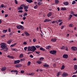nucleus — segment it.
Instances as JSON below:
<instances>
[{"mask_svg":"<svg viewBox=\"0 0 77 77\" xmlns=\"http://www.w3.org/2000/svg\"><path fill=\"white\" fill-rule=\"evenodd\" d=\"M8 32H11V29L10 28H9L8 29Z\"/></svg>","mask_w":77,"mask_h":77,"instance_id":"64","label":"nucleus"},{"mask_svg":"<svg viewBox=\"0 0 77 77\" xmlns=\"http://www.w3.org/2000/svg\"><path fill=\"white\" fill-rule=\"evenodd\" d=\"M0 45H1V48H3V49H4V48H5L6 47V46L5 44H4V43H2L0 44Z\"/></svg>","mask_w":77,"mask_h":77,"instance_id":"1","label":"nucleus"},{"mask_svg":"<svg viewBox=\"0 0 77 77\" xmlns=\"http://www.w3.org/2000/svg\"><path fill=\"white\" fill-rule=\"evenodd\" d=\"M20 72H21V73L23 74L24 73V70H21V71Z\"/></svg>","mask_w":77,"mask_h":77,"instance_id":"57","label":"nucleus"},{"mask_svg":"<svg viewBox=\"0 0 77 77\" xmlns=\"http://www.w3.org/2000/svg\"><path fill=\"white\" fill-rule=\"evenodd\" d=\"M51 48V46L50 45L46 47V49L47 50H49Z\"/></svg>","mask_w":77,"mask_h":77,"instance_id":"16","label":"nucleus"},{"mask_svg":"<svg viewBox=\"0 0 77 77\" xmlns=\"http://www.w3.org/2000/svg\"><path fill=\"white\" fill-rule=\"evenodd\" d=\"M65 66L64 65H63L62 67V68H61V70H62V69H64V68H65Z\"/></svg>","mask_w":77,"mask_h":77,"instance_id":"37","label":"nucleus"},{"mask_svg":"<svg viewBox=\"0 0 77 77\" xmlns=\"http://www.w3.org/2000/svg\"><path fill=\"white\" fill-rule=\"evenodd\" d=\"M63 4L66 6H67L69 5V3L68 2H63Z\"/></svg>","mask_w":77,"mask_h":77,"instance_id":"19","label":"nucleus"},{"mask_svg":"<svg viewBox=\"0 0 77 77\" xmlns=\"http://www.w3.org/2000/svg\"><path fill=\"white\" fill-rule=\"evenodd\" d=\"M64 48H65L64 46H63L61 48V50H62V49H64Z\"/></svg>","mask_w":77,"mask_h":77,"instance_id":"46","label":"nucleus"},{"mask_svg":"<svg viewBox=\"0 0 77 77\" xmlns=\"http://www.w3.org/2000/svg\"><path fill=\"white\" fill-rule=\"evenodd\" d=\"M55 4H56V5H57V4H58V3H59V0H55Z\"/></svg>","mask_w":77,"mask_h":77,"instance_id":"29","label":"nucleus"},{"mask_svg":"<svg viewBox=\"0 0 77 77\" xmlns=\"http://www.w3.org/2000/svg\"><path fill=\"white\" fill-rule=\"evenodd\" d=\"M63 28H64V26H62L61 27V29H63Z\"/></svg>","mask_w":77,"mask_h":77,"instance_id":"61","label":"nucleus"},{"mask_svg":"<svg viewBox=\"0 0 77 77\" xmlns=\"http://www.w3.org/2000/svg\"><path fill=\"white\" fill-rule=\"evenodd\" d=\"M33 41L34 42H36V39L35 38H34L33 39Z\"/></svg>","mask_w":77,"mask_h":77,"instance_id":"48","label":"nucleus"},{"mask_svg":"<svg viewBox=\"0 0 77 77\" xmlns=\"http://www.w3.org/2000/svg\"><path fill=\"white\" fill-rule=\"evenodd\" d=\"M8 47L6 46L5 48H4V51H6L7 52H8Z\"/></svg>","mask_w":77,"mask_h":77,"instance_id":"12","label":"nucleus"},{"mask_svg":"<svg viewBox=\"0 0 77 77\" xmlns=\"http://www.w3.org/2000/svg\"><path fill=\"white\" fill-rule=\"evenodd\" d=\"M73 25L71 23L69 25V27H73Z\"/></svg>","mask_w":77,"mask_h":77,"instance_id":"41","label":"nucleus"},{"mask_svg":"<svg viewBox=\"0 0 77 77\" xmlns=\"http://www.w3.org/2000/svg\"><path fill=\"white\" fill-rule=\"evenodd\" d=\"M26 1H27L28 2V3H32L33 2V1L32 0H26Z\"/></svg>","mask_w":77,"mask_h":77,"instance_id":"21","label":"nucleus"},{"mask_svg":"<svg viewBox=\"0 0 77 77\" xmlns=\"http://www.w3.org/2000/svg\"><path fill=\"white\" fill-rule=\"evenodd\" d=\"M72 77H77V75H74L73 76H72Z\"/></svg>","mask_w":77,"mask_h":77,"instance_id":"62","label":"nucleus"},{"mask_svg":"<svg viewBox=\"0 0 77 77\" xmlns=\"http://www.w3.org/2000/svg\"><path fill=\"white\" fill-rule=\"evenodd\" d=\"M52 14H53L52 13V12H50L48 14L47 16L48 17H51V16L52 15Z\"/></svg>","mask_w":77,"mask_h":77,"instance_id":"11","label":"nucleus"},{"mask_svg":"<svg viewBox=\"0 0 77 77\" xmlns=\"http://www.w3.org/2000/svg\"><path fill=\"white\" fill-rule=\"evenodd\" d=\"M45 65H43L44 67H45V68H48V67H49V65L46 64V63H45Z\"/></svg>","mask_w":77,"mask_h":77,"instance_id":"14","label":"nucleus"},{"mask_svg":"<svg viewBox=\"0 0 77 77\" xmlns=\"http://www.w3.org/2000/svg\"><path fill=\"white\" fill-rule=\"evenodd\" d=\"M72 17V15H70V16H69V18H70V19H71V18Z\"/></svg>","mask_w":77,"mask_h":77,"instance_id":"55","label":"nucleus"},{"mask_svg":"<svg viewBox=\"0 0 77 77\" xmlns=\"http://www.w3.org/2000/svg\"><path fill=\"white\" fill-rule=\"evenodd\" d=\"M27 50H28V51H32V46H29L28 47Z\"/></svg>","mask_w":77,"mask_h":77,"instance_id":"5","label":"nucleus"},{"mask_svg":"<svg viewBox=\"0 0 77 77\" xmlns=\"http://www.w3.org/2000/svg\"><path fill=\"white\" fill-rule=\"evenodd\" d=\"M44 59V58L43 57H41L40 59H39V60H43V59Z\"/></svg>","mask_w":77,"mask_h":77,"instance_id":"33","label":"nucleus"},{"mask_svg":"<svg viewBox=\"0 0 77 77\" xmlns=\"http://www.w3.org/2000/svg\"><path fill=\"white\" fill-rule=\"evenodd\" d=\"M75 3H76L75 1H73L72 2V5H74V4H75Z\"/></svg>","mask_w":77,"mask_h":77,"instance_id":"34","label":"nucleus"},{"mask_svg":"<svg viewBox=\"0 0 77 77\" xmlns=\"http://www.w3.org/2000/svg\"><path fill=\"white\" fill-rule=\"evenodd\" d=\"M20 29L23 30V29H24V26H22V25H21L20 26Z\"/></svg>","mask_w":77,"mask_h":77,"instance_id":"35","label":"nucleus"},{"mask_svg":"<svg viewBox=\"0 0 77 77\" xmlns=\"http://www.w3.org/2000/svg\"><path fill=\"white\" fill-rule=\"evenodd\" d=\"M21 25H18L17 26V29H20Z\"/></svg>","mask_w":77,"mask_h":77,"instance_id":"30","label":"nucleus"},{"mask_svg":"<svg viewBox=\"0 0 77 77\" xmlns=\"http://www.w3.org/2000/svg\"><path fill=\"white\" fill-rule=\"evenodd\" d=\"M56 23V21H54L51 22L52 24H54V23Z\"/></svg>","mask_w":77,"mask_h":77,"instance_id":"56","label":"nucleus"},{"mask_svg":"<svg viewBox=\"0 0 77 77\" xmlns=\"http://www.w3.org/2000/svg\"><path fill=\"white\" fill-rule=\"evenodd\" d=\"M71 49L73 51H76V50H77V48L75 46H72L71 47Z\"/></svg>","mask_w":77,"mask_h":77,"instance_id":"4","label":"nucleus"},{"mask_svg":"<svg viewBox=\"0 0 77 77\" xmlns=\"http://www.w3.org/2000/svg\"><path fill=\"white\" fill-rule=\"evenodd\" d=\"M18 72L17 70H14V72Z\"/></svg>","mask_w":77,"mask_h":77,"instance_id":"60","label":"nucleus"},{"mask_svg":"<svg viewBox=\"0 0 77 77\" xmlns=\"http://www.w3.org/2000/svg\"><path fill=\"white\" fill-rule=\"evenodd\" d=\"M51 41L52 42H56V41H57V39H56V38H52L51 40Z\"/></svg>","mask_w":77,"mask_h":77,"instance_id":"15","label":"nucleus"},{"mask_svg":"<svg viewBox=\"0 0 77 77\" xmlns=\"http://www.w3.org/2000/svg\"><path fill=\"white\" fill-rule=\"evenodd\" d=\"M24 6H23V7H24V9H28V8H29V7H27L26 6H25V5L24 4Z\"/></svg>","mask_w":77,"mask_h":77,"instance_id":"22","label":"nucleus"},{"mask_svg":"<svg viewBox=\"0 0 77 77\" xmlns=\"http://www.w3.org/2000/svg\"><path fill=\"white\" fill-rule=\"evenodd\" d=\"M38 7V5H36V6H34V9H36V8H37Z\"/></svg>","mask_w":77,"mask_h":77,"instance_id":"39","label":"nucleus"},{"mask_svg":"<svg viewBox=\"0 0 77 77\" xmlns=\"http://www.w3.org/2000/svg\"><path fill=\"white\" fill-rule=\"evenodd\" d=\"M22 66V65L21 64H17L15 66L16 68H20Z\"/></svg>","mask_w":77,"mask_h":77,"instance_id":"9","label":"nucleus"},{"mask_svg":"<svg viewBox=\"0 0 77 77\" xmlns=\"http://www.w3.org/2000/svg\"><path fill=\"white\" fill-rule=\"evenodd\" d=\"M18 12L19 13H23V10H19Z\"/></svg>","mask_w":77,"mask_h":77,"instance_id":"40","label":"nucleus"},{"mask_svg":"<svg viewBox=\"0 0 77 77\" xmlns=\"http://www.w3.org/2000/svg\"><path fill=\"white\" fill-rule=\"evenodd\" d=\"M42 3H41V2H38V5H42Z\"/></svg>","mask_w":77,"mask_h":77,"instance_id":"45","label":"nucleus"},{"mask_svg":"<svg viewBox=\"0 0 77 77\" xmlns=\"http://www.w3.org/2000/svg\"><path fill=\"white\" fill-rule=\"evenodd\" d=\"M25 33L26 36H30V34L28 33L27 32H25Z\"/></svg>","mask_w":77,"mask_h":77,"instance_id":"24","label":"nucleus"},{"mask_svg":"<svg viewBox=\"0 0 77 77\" xmlns=\"http://www.w3.org/2000/svg\"><path fill=\"white\" fill-rule=\"evenodd\" d=\"M15 3L16 4H17V5L18 2H17V0H15Z\"/></svg>","mask_w":77,"mask_h":77,"instance_id":"52","label":"nucleus"},{"mask_svg":"<svg viewBox=\"0 0 77 77\" xmlns=\"http://www.w3.org/2000/svg\"><path fill=\"white\" fill-rule=\"evenodd\" d=\"M35 74V73H29V75H34Z\"/></svg>","mask_w":77,"mask_h":77,"instance_id":"43","label":"nucleus"},{"mask_svg":"<svg viewBox=\"0 0 77 77\" xmlns=\"http://www.w3.org/2000/svg\"><path fill=\"white\" fill-rule=\"evenodd\" d=\"M29 57L31 58H33V56H32V55H30Z\"/></svg>","mask_w":77,"mask_h":77,"instance_id":"53","label":"nucleus"},{"mask_svg":"<svg viewBox=\"0 0 77 77\" xmlns=\"http://www.w3.org/2000/svg\"><path fill=\"white\" fill-rule=\"evenodd\" d=\"M14 32H11L10 34H9V35L10 36H11L14 34Z\"/></svg>","mask_w":77,"mask_h":77,"instance_id":"31","label":"nucleus"},{"mask_svg":"<svg viewBox=\"0 0 77 77\" xmlns=\"http://www.w3.org/2000/svg\"><path fill=\"white\" fill-rule=\"evenodd\" d=\"M63 58H64L65 59H67V58H68V55L67 54H64L63 55Z\"/></svg>","mask_w":77,"mask_h":77,"instance_id":"7","label":"nucleus"},{"mask_svg":"<svg viewBox=\"0 0 77 77\" xmlns=\"http://www.w3.org/2000/svg\"><path fill=\"white\" fill-rule=\"evenodd\" d=\"M35 47H36V48H40V46H39V45H36L35 46Z\"/></svg>","mask_w":77,"mask_h":77,"instance_id":"42","label":"nucleus"},{"mask_svg":"<svg viewBox=\"0 0 77 77\" xmlns=\"http://www.w3.org/2000/svg\"><path fill=\"white\" fill-rule=\"evenodd\" d=\"M66 9L65 8H62L61 9V11H66Z\"/></svg>","mask_w":77,"mask_h":77,"instance_id":"25","label":"nucleus"},{"mask_svg":"<svg viewBox=\"0 0 77 77\" xmlns=\"http://www.w3.org/2000/svg\"><path fill=\"white\" fill-rule=\"evenodd\" d=\"M8 16V14H6L5 15V17H7Z\"/></svg>","mask_w":77,"mask_h":77,"instance_id":"63","label":"nucleus"},{"mask_svg":"<svg viewBox=\"0 0 77 77\" xmlns=\"http://www.w3.org/2000/svg\"><path fill=\"white\" fill-rule=\"evenodd\" d=\"M74 69L75 70H77V65H75L74 66Z\"/></svg>","mask_w":77,"mask_h":77,"instance_id":"23","label":"nucleus"},{"mask_svg":"<svg viewBox=\"0 0 77 77\" xmlns=\"http://www.w3.org/2000/svg\"><path fill=\"white\" fill-rule=\"evenodd\" d=\"M24 6V4L21 5L20 7L18 8V10H23Z\"/></svg>","mask_w":77,"mask_h":77,"instance_id":"2","label":"nucleus"},{"mask_svg":"<svg viewBox=\"0 0 77 77\" xmlns=\"http://www.w3.org/2000/svg\"><path fill=\"white\" fill-rule=\"evenodd\" d=\"M35 52L37 53V54H39V53H40V51H35Z\"/></svg>","mask_w":77,"mask_h":77,"instance_id":"44","label":"nucleus"},{"mask_svg":"<svg viewBox=\"0 0 77 77\" xmlns=\"http://www.w3.org/2000/svg\"><path fill=\"white\" fill-rule=\"evenodd\" d=\"M56 53H57V52L56 51H55V50L51 51H50V53H51V54H56Z\"/></svg>","mask_w":77,"mask_h":77,"instance_id":"3","label":"nucleus"},{"mask_svg":"<svg viewBox=\"0 0 77 77\" xmlns=\"http://www.w3.org/2000/svg\"><path fill=\"white\" fill-rule=\"evenodd\" d=\"M59 75H60V72H58L57 73V76H59Z\"/></svg>","mask_w":77,"mask_h":77,"instance_id":"59","label":"nucleus"},{"mask_svg":"<svg viewBox=\"0 0 77 77\" xmlns=\"http://www.w3.org/2000/svg\"><path fill=\"white\" fill-rule=\"evenodd\" d=\"M50 21H51V20H49L48 19H46L44 21L45 23H46V22H49Z\"/></svg>","mask_w":77,"mask_h":77,"instance_id":"13","label":"nucleus"},{"mask_svg":"<svg viewBox=\"0 0 77 77\" xmlns=\"http://www.w3.org/2000/svg\"><path fill=\"white\" fill-rule=\"evenodd\" d=\"M37 63H38L39 64H41L42 63V62L40 61H37Z\"/></svg>","mask_w":77,"mask_h":77,"instance_id":"38","label":"nucleus"},{"mask_svg":"<svg viewBox=\"0 0 77 77\" xmlns=\"http://www.w3.org/2000/svg\"><path fill=\"white\" fill-rule=\"evenodd\" d=\"M27 13H25L23 15V17H25V16H27Z\"/></svg>","mask_w":77,"mask_h":77,"instance_id":"36","label":"nucleus"},{"mask_svg":"<svg viewBox=\"0 0 77 77\" xmlns=\"http://www.w3.org/2000/svg\"><path fill=\"white\" fill-rule=\"evenodd\" d=\"M7 57L11 59H14V57H13V56H11L10 55H8Z\"/></svg>","mask_w":77,"mask_h":77,"instance_id":"26","label":"nucleus"},{"mask_svg":"<svg viewBox=\"0 0 77 77\" xmlns=\"http://www.w3.org/2000/svg\"><path fill=\"white\" fill-rule=\"evenodd\" d=\"M11 42H12V40L10 39L7 41V43L8 44H10L11 43Z\"/></svg>","mask_w":77,"mask_h":77,"instance_id":"18","label":"nucleus"},{"mask_svg":"<svg viewBox=\"0 0 77 77\" xmlns=\"http://www.w3.org/2000/svg\"><path fill=\"white\" fill-rule=\"evenodd\" d=\"M17 45V43H15L14 44H13L10 45V47H14L15 45Z\"/></svg>","mask_w":77,"mask_h":77,"instance_id":"20","label":"nucleus"},{"mask_svg":"<svg viewBox=\"0 0 77 77\" xmlns=\"http://www.w3.org/2000/svg\"><path fill=\"white\" fill-rule=\"evenodd\" d=\"M36 50V48L35 46H32V51L34 52Z\"/></svg>","mask_w":77,"mask_h":77,"instance_id":"8","label":"nucleus"},{"mask_svg":"<svg viewBox=\"0 0 77 77\" xmlns=\"http://www.w3.org/2000/svg\"><path fill=\"white\" fill-rule=\"evenodd\" d=\"M3 33H6L7 32H8V29H6L5 30H3L2 31Z\"/></svg>","mask_w":77,"mask_h":77,"instance_id":"27","label":"nucleus"},{"mask_svg":"<svg viewBox=\"0 0 77 77\" xmlns=\"http://www.w3.org/2000/svg\"><path fill=\"white\" fill-rule=\"evenodd\" d=\"M68 74L66 73H63L62 74V76L63 77H66V76H68Z\"/></svg>","mask_w":77,"mask_h":77,"instance_id":"10","label":"nucleus"},{"mask_svg":"<svg viewBox=\"0 0 77 77\" xmlns=\"http://www.w3.org/2000/svg\"><path fill=\"white\" fill-rule=\"evenodd\" d=\"M30 63H31V62H30V61H29L28 62V64L29 65H30Z\"/></svg>","mask_w":77,"mask_h":77,"instance_id":"51","label":"nucleus"},{"mask_svg":"<svg viewBox=\"0 0 77 77\" xmlns=\"http://www.w3.org/2000/svg\"><path fill=\"white\" fill-rule=\"evenodd\" d=\"M23 44H24V45H26V44H27V42H23Z\"/></svg>","mask_w":77,"mask_h":77,"instance_id":"54","label":"nucleus"},{"mask_svg":"<svg viewBox=\"0 0 77 77\" xmlns=\"http://www.w3.org/2000/svg\"><path fill=\"white\" fill-rule=\"evenodd\" d=\"M1 7L2 8H3V7H5V5L4 4H2L1 5Z\"/></svg>","mask_w":77,"mask_h":77,"instance_id":"50","label":"nucleus"},{"mask_svg":"<svg viewBox=\"0 0 77 77\" xmlns=\"http://www.w3.org/2000/svg\"><path fill=\"white\" fill-rule=\"evenodd\" d=\"M6 36V35H2L1 36V38H4V37Z\"/></svg>","mask_w":77,"mask_h":77,"instance_id":"47","label":"nucleus"},{"mask_svg":"<svg viewBox=\"0 0 77 77\" xmlns=\"http://www.w3.org/2000/svg\"><path fill=\"white\" fill-rule=\"evenodd\" d=\"M27 47H25L24 48V50H27Z\"/></svg>","mask_w":77,"mask_h":77,"instance_id":"58","label":"nucleus"},{"mask_svg":"<svg viewBox=\"0 0 77 77\" xmlns=\"http://www.w3.org/2000/svg\"><path fill=\"white\" fill-rule=\"evenodd\" d=\"M71 14L73 15H74L75 14L74 13L73 11H71Z\"/></svg>","mask_w":77,"mask_h":77,"instance_id":"49","label":"nucleus"},{"mask_svg":"<svg viewBox=\"0 0 77 77\" xmlns=\"http://www.w3.org/2000/svg\"><path fill=\"white\" fill-rule=\"evenodd\" d=\"M20 60H16L14 61V64H17V63H20Z\"/></svg>","mask_w":77,"mask_h":77,"instance_id":"6","label":"nucleus"},{"mask_svg":"<svg viewBox=\"0 0 77 77\" xmlns=\"http://www.w3.org/2000/svg\"><path fill=\"white\" fill-rule=\"evenodd\" d=\"M19 57L21 58V57H23V54H21L19 56Z\"/></svg>","mask_w":77,"mask_h":77,"instance_id":"28","label":"nucleus"},{"mask_svg":"<svg viewBox=\"0 0 77 77\" xmlns=\"http://www.w3.org/2000/svg\"><path fill=\"white\" fill-rule=\"evenodd\" d=\"M6 69V67H2L1 69V70L2 71H5V70Z\"/></svg>","mask_w":77,"mask_h":77,"instance_id":"17","label":"nucleus"},{"mask_svg":"<svg viewBox=\"0 0 77 77\" xmlns=\"http://www.w3.org/2000/svg\"><path fill=\"white\" fill-rule=\"evenodd\" d=\"M40 50H42V51H45V49L42 48H40Z\"/></svg>","mask_w":77,"mask_h":77,"instance_id":"32","label":"nucleus"}]
</instances>
